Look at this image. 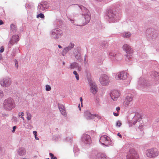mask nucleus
Returning a JSON list of instances; mask_svg holds the SVG:
<instances>
[{
	"mask_svg": "<svg viewBox=\"0 0 159 159\" xmlns=\"http://www.w3.org/2000/svg\"><path fill=\"white\" fill-rule=\"evenodd\" d=\"M21 159H27L26 158H22Z\"/></svg>",
	"mask_w": 159,
	"mask_h": 159,
	"instance_id": "52",
	"label": "nucleus"
},
{
	"mask_svg": "<svg viewBox=\"0 0 159 159\" xmlns=\"http://www.w3.org/2000/svg\"><path fill=\"white\" fill-rule=\"evenodd\" d=\"M58 47H59V48H62L61 46V45H58Z\"/></svg>",
	"mask_w": 159,
	"mask_h": 159,
	"instance_id": "49",
	"label": "nucleus"
},
{
	"mask_svg": "<svg viewBox=\"0 0 159 159\" xmlns=\"http://www.w3.org/2000/svg\"><path fill=\"white\" fill-rule=\"evenodd\" d=\"M37 131H34L33 132V134L35 136H37Z\"/></svg>",
	"mask_w": 159,
	"mask_h": 159,
	"instance_id": "41",
	"label": "nucleus"
},
{
	"mask_svg": "<svg viewBox=\"0 0 159 159\" xmlns=\"http://www.w3.org/2000/svg\"><path fill=\"white\" fill-rule=\"evenodd\" d=\"M90 91L93 94H96L98 91V88L97 86L94 83L92 82L90 83Z\"/></svg>",
	"mask_w": 159,
	"mask_h": 159,
	"instance_id": "11",
	"label": "nucleus"
},
{
	"mask_svg": "<svg viewBox=\"0 0 159 159\" xmlns=\"http://www.w3.org/2000/svg\"><path fill=\"white\" fill-rule=\"evenodd\" d=\"M113 114L114 115L116 116H118L119 115V114L118 113H115V112H114L113 113Z\"/></svg>",
	"mask_w": 159,
	"mask_h": 159,
	"instance_id": "42",
	"label": "nucleus"
},
{
	"mask_svg": "<svg viewBox=\"0 0 159 159\" xmlns=\"http://www.w3.org/2000/svg\"><path fill=\"white\" fill-rule=\"evenodd\" d=\"M115 15L113 13H111V12H108V16L109 18H112L114 17Z\"/></svg>",
	"mask_w": 159,
	"mask_h": 159,
	"instance_id": "26",
	"label": "nucleus"
},
{
	"mask_svg": "<svg viewBox=\"0 0 159 159\" xmlns=\"http://www.w3.org/2000/svg\"><path fill=\"white\" fill-rule=\"evenodd\" d=\"M49 155L51 157V159H57V158L55 157H54V155L52 153H49Z\"/></svg>",
	"mask_w": 159,
	"mask_h": 159,
	"instance_id": "31",
	"label": "nucleus"
},
{
	"mask_svg": "<svg viewBox=\"0 0 159 159\" xmlns=\"http://www.w3.org/2000/svg\"><path fill=\"white\" fill-rule=\"evenodd\" d=\"M116 110L117 111V112H119L120 110V108L119 107H117L116 108Z\"/></svg>",
	"mask_w": 159,
	"mask_h": 159,
	"instance_id": "40",
	"label": "nucleus"
},
{
	"mask_svg": "<svg viewBox=\"0 0 159 159\" xmlns=\"http://www.w3.org/2000/svg\"><path fill=\"white\" fill-rule=\"evenodd\" d=\"M127 159H139V155L134 149L130 150L126 156Z\"/></svg>",
	"mask_w": 159,
	"mask_h": 159,
	"instance_id": "4",
	"label": "nucleus"
},
{
	"mask_svg": "<svg viewBox=\"0 0 159 159\" xmlns=\"http://www.w3.org/2000/svg\"><path fill=\"white\" fill-rule=\"evenodd\" d=\"M78 107L79 108V110L80 111L81 110V107H80V104H79V105H78Z\"/></svg>",
	"mask_w": 159,
	"mask_h": 159,
	"instance_id": "46",
	"label": "nucleus"
},
{
	"mask_svg": "<svg viewBox=\"0 0 159 159\" xmlns=\"http://www.w3.org/2000/svg\"><path fill=\"white\" fill-rule=\"evenodd\" d=\"M4 51V48L2 46L1 47L0 52L2 53Z\"/></svg>",
	"mask_w": 159,
	"mask_h": 159,
	"instance_id": "35",
	"label": "nucleus"
},
{
	"mask_svg": "<svg viewBox=\"0 0 159 159\" xmlns=\"http://www.w3.org/2000/svg\"><path fill=\"white\" fill-rule=\"evenodd\" d=\"M52 34H56V38H59L62 34V32L60 29H54L52 33Z\"/></svg>",
	"mask_w": 159,
	"mask_h": 159,
	"instance_id": "14",
	"label": "nucleus"
},
{
	"mask_svg": "<svg viewBox=\"0 0 159 159\" xmlns=\"http://www.w3.org/2000/svg\"><path fill=\"white\" fill-rule=\"evenodd\" d=\"M26 114L27 115L26 118L28 120H30L31 119L32 117V115L28 111H27L26 112Z\"/></svg>",
	"mask_w": 159,
	"mask_h": 159,
	"instance_id": "23",
	"label": "nucleus"
},
{
	"mask_svg": "<svg viewBox=\"0 0 159 159\" xmlns=\"http://www.w3.org/2000/svg\"><path fill=\"white\" fill-rule=\"evenodd\" d=\"M100 141L101 144L105 146L108 145L110 144V139L106 135L102 136L100 138Z\"/></svg>",
	"mask_w": 159,
	"mask_h": 159,
	"instance_id": "5",
	"label": "nucleus"
},
{
	"mask_svg": "<svg viewBox=\"0 0 159 159\" xmlns=\"http://www.w3.org/2000/svg\"><path fill=\"white\" fill-rule=\"evenodd\" d=\"M97 159H106V156L101 153H98L96 155Z\"/></svg>",
	"mask_w": 159,
	"mask_h": 159,
	"instance_id": "19",
	"label": "nucleus"
},
{
	"mask_svg": "<svg viewBox=\"0 0 159 159\" xmlns=\"http://www.w3.org/2000/svg\"><path fill=\"white\" fill-rule=\"evenodd\" d=\"M18 115H19V116L21 118L23 119V120H24V118L23 117V116L24 115V112H19V113Z\"/></svg>",
	"mask_w": 159,
	"mask_h": 159,
	"instance_id": "27",
	"label": "nucleus"
},
{
	"mask_svg": "<svg viewBox=\"0 0 159 159\" xmlns=\"http://www.w3.org/2000/svg\"><path fill=\"white\" fill-rule=\"evenodd\" d=\"M75 57L78 60H80L81 59V56L80 53V52H78V54H77L75 56Z\"/></svg>",
	"mask_w": 159,
	"mask_h": 159,
	"instance_id": "24",
	"label": "nucleus"
},
{
	"mask_svg": "<svg viewBox=\"0 0 159 159\" xmlns=\"http://www.w3.org/2000/svg\"><path fill=\"white\" fill-rule=\"evenodd\" d=\"M3 107L7 110H11L15 107L14 102L11 98H9L4 100Z\"/></svg>",
	"mask_w": 159,
	"mask_h": 159,
	"instance_id": "2",
	"label": "nucleus"
},
{
	"mask_svg": "<svg viewBox=\"0 0 159 159\" xmlns=\"http://www.w3.org/2000/svg\"><path fill=\"white\" fill-rule=\"evenodd\" d=\"M78 66V64L76 63H74L70 65V68L72 69L76 68Z\"/></svg>",
	"mask_w": 159,
	"mask_h": 159,
	"instance_id": "22",
	"label": "nucleus"
},
{
	"mask_svg": "<svg viewBox=\"0 0 159 159\" xmlns=\"http://www.w3.org/2000/svg\"><path fill=\"white\" fill-rule=\"evenodd\" d=\"M0 84L3 86H8L11 84V81L10 78H6L0 81Z\"/></svg>",
	"mask_w": 159,
	"mask_h": 159,
	"instance_id": "8",
	"label": "nucleus"
},
{
	"mask_svg": "<svg viewBox=\"0 0 159 159\" xmlns=\"http://www.w3.org/2000/svg\"><path fill=\"white\" fill-rule=\"evenodd\" d=\"M123 48L128 54H129L132 52V50L130 47L127 44H124L123 46Z\"/></svg>",
	"mask_w": 159,
	"mask_h": 159,
	"instance_id": "16",
	"label": "nucleus"
},
{
	"mask_svg": "<svg viewBox=\"0 0 159 159\" xmlns=\"http://www.w3.org/2000/svg\"><path fill=\"white\" fill-rule=\"evenodd\" d=\"M127 77L126 74L123 71L117 73L115 76V78L116 80H124Z\"/></svg>",
	"mask_w": 159,
	"mask_h": 159,
	"instance_id": "9",
	"label": "nucleus"
},
{
	"mask_svg": "<svg viewBox=\"0 0 159 159\" xmlns=\"http://www.w3.org/2000/svg\"><path fill=\"white\" fill-rule=\"evenodd\" d=\"M80 101L81 102V106L82 107V106H83V105H82V101H83V100H82V98L81 97L80 98Z\"/></svg>",
	"mask_w": 159,
	"mask_h": 159,
	"instance_id": "38",
	"label": "nucleus"
},
{
	"mask_svg": "<svg viewBox=\"0 0 159 159\" xmlns=\"http://www.w3.org/2000/svg\"><path fill=\"white\" fill-rule=\"evenodd\" d=\"M3 96V93L2 91H0V98H2Z\"/></svg>",
	"mask_w": 159,
	"mask_h": 159,
	"instance_id": "36",
	"label": "nucleus"
},
{
	"mask_svg": "<svg viewBox=\"0 0 159 159\" xmlns=\"http://www.w3.org/2000/svg\"><path fill=\"white\" fill-rule=\"evenodd\" d=\"M35 139H36V140H39V138H38V137L36 136H35Z\"/></svg>",
	"mask_w": 159,
	"mask_h": 159,
	"instance_id": "47",
	"label": "nucleus"
},
{
	"mask_svg": "<svg viewBox=\"0 0 159 159\" xmlns=\"http://www.w3.org/2000/svg\"><path fill=\"white\" fill-rule=\"evenodd\" d=\"M120 95V93L117 90H113L110 93V96L111 98L114 101L116 100Z\"/></svg>",
	"mask_w": 159,
	"mask_h": 159,
	"instance_id": "10",
	"label": "nucleus"
},
{
	"mask_svg": "<svg viewBox=\"0 0 159 159\" xmlns=\"http://www.w3.org/2000/svg\"><path fill=\"white\" fill-rule=\"evenodd\" d=\"M155 74L156 75H158V76H159V75H158V73L156 72L155 73Z\"/></svg>",
	"mask_w": 159,
	"mask_h": 159,
	"instance_id": "48",
	"label": "nucleus"
},
{
	"mask_svg": "<svg viewBox=\"0 0 159 159\" xmlns=\"http://www.w3.org/2000/svg\"><path fill=\"white\" fill-rule=\"evenodd\" d=\"M95 117H97L98 118L100 119L101 118V117L100 115H98V114H95L94 115V118Z\"/></svg>",
	"mask_w": 159,
	"mask_h": 159,
	"instance_id": "34",
	"label": "nucleus"
},
{
	"mask_svg": "<svg viewBox=\"0 0 159 159\" xmlns=\"http://www.w3.org/2000/svg\"><path fill=\"white\" fill-rule=\"evenodd\" d=\"M75 75V77L76 78V79L77 80H79V75L78 74L77 75Z\"/></svg>",
	"mask_w": 159,
	"mask_h": 159,
	"instance_id": "39",
	"label": "nucleus"
},
{
	"mask_svg": "<svg viewBox=\"0 0 159 159\" xmlns=\"http://www.w3.org/2000/svg\"><path fill=\"white\" fill-rule=\"evenodd\" d=\"M121 125V123L120 121L119 120L116 122V125L118 127H120Z\"/></svg>",
	"mask_w": 159,
	"mask_h": 159,
	"instance_id": "29",
	"label": "nucleus"
},
{
	"mask_svg": "<svg viewBox=\"0 0 159 159\" xmlns=\"http://www.w3.org/2000/svg\"><path fill=\"white\" fill-rule=\"evenodd\" d=\"M16 128V126H14V127H13V130H12V132H14L15 131V129Z\"/></svg>",
	"mask_w": 159,
	"mask_h": 159,
	"instance_id": "37",
	"label": "nucleus"
},
{
	"mask_svg": "<svg viewBox=\"0 0 159 159\" xmlns=\"http://www.w3.org/2000/svg\"><path fill=\"white\" fill-rule=\"evenodd\" d=\"M131 58V56L130 55H129V56L128 55H126L125 57V59L126 60H127L128 59H130Z\"/></svg>",
	"mask_w": 159,
	"mask_h": 159,
	"instance_id": "33",
	"label": "nucleus"
},
{
	"mask_svg": "<svg viewBox=\"0 0 159 159\" xmlns=\"http://www.w3.org/2000/svg\"><path fill=\"white\" fill-rule=\"evenodd\" d=\"M136 116H134V118H135H135H136Z\"/></svg>",
	"mask_w": 159,
	"mask_h": 159,
	"instance_id": "54",
	"label": "nucleus"
},
{
	"mask_svg": "<svg viewBox=\"0 0 159 159\" xmlns=\"http://www.w3.org/2000/svg\"><path fill=\"white\" fill-rule=\"evenodd\" d=\"M19 40V36L18 35H13L11 39L9 42V45H12L14 43H16Z\"/></svg>",
	"mask_w": 159,
	"mask_h": 159,
	"instance_id": "13",
	"label": "nucleus"
},
{
	"mask_svg": "<svg viewBox=\"0 0 159 159\" xmlns=\"http://www.w3.org/2000/svg\"><path fill=\"white\" fill-rule=\"evenodd\" d=\"M131 34L129 32H126L125 33V34L124 35L123 37L126 38H129L131 36Z\"/></svg>",
	"mask_w": 159,
	"mask_h": 159,
	"instance_id": "25",
	"label": "nucleus"
},
{
	"mask_svg": "<svg viewBox=\"0 0 159 159\" xmlns=\"http://www.w3.org/2000/svg\"><path fill=\"white\" fill-rule=\"evenodd\" d=\"M63 64L64 65H65V63H64V62H63Z\"/></svg>",
	"mask_w": 159,
	"mask_h": 159,
	"instance_id": "53",
	"label": "nucleus"
},
{
	"mask_svg": "<svg viewBox=\"0 0 159 159\" xmlns=\"http://www.w3.org/2000/svg\"><path fill=\"white\" fill-rule=\"evenodd\" d=\"M117 135L119 136L120 138H122V136L119 133H118L117 134Z\"/></svg>",
	"mask_w": 159,
	"mask_h": 159,
	"instance_id": "43",
	"label": "nucleus"
},
{
	"mask_svg": "<svg viewBox=\"0 0 159 159\" xmlns=\"http://www.w3.org/2000/svg\"><path fill=\"white\" fill-rule=\"evenodd\" d=\"M3 24V22L2 20H0V25H2Z\"/></svg>",
	"mask_w": 159,
	"mask_h": 159,
	"instance_id": "44",
	"label": "nucleus"
},
{
	"mask_svg": "<svg viewBox=\"0 0 159 159\" xmlns=\"http://www.w3.org/2000/svg\"><path fill=\"white\" fill-rule=\"evenodd\" d=\"M82 141L85 143L89 144L91 141L90 136L88 135L84 134L82 137Z\"/></svg>",
	"mask_w": 159,
	"mask_h": 159,
	"instance_id": "12",
	"label": "nucleus"
},
{
	"mask_svg": "<svg viewBox=\"0 0 159 159\" xmlns=\"http://www.w3.org/2000/svg\"><path fill=\"white\" fill-rule=\"evenodd\" d=\"M17 61H16V63H15V66H17Z\"/></svg>",
	"mask_w": 159,
	"mask_h": 159,
	"instance_id": "50",
	"label": "nucleus"
},
{
	"mask_svg": "<svg viewBox=\"0 0 159 159\" xmlns=\"http://www.w3.org/2000/svg\"><path fill=\"white\" fill-rule=\"evenodd\" d=\"M80 8L82 10V15L84 16L85 20L83 21V23L82 25H79L75 23L74 24L75 25L82 26L86 24L89 22L90 19V16L89 11L86 8L82 6L80 7Z\"/></svg>",
	"mask_w": 159,
	"mask_h": 159,
	"instance_id": "1",
	"label": "nucleus"
},
{
	"mask_svg": "<svg viewBox=\"0 0 159 159\" xmlns=\"http://www.w3.org/2000/svg\"><path fill=\"white\" fill-rule=\"evenodd\" d=\"M2 58V55L1 54H0V59H1Z\"/></svg>",
	"mask_w": 159,
	"mask_h": 159,
	"instance_id": "51",
	"label": "nucleus"
},
{
	"mask_svg": "<svg viewBox=\"0 0 159 159\" xmlns=\"http://www.w3.org/2000/svg\"><path fill=\"white\" fill-rule=\"evenodd\" d=\"M37 17H40L41 18H43L44 17V16L43 14L40 13L37 15Z\"/></svg>",
	"mask_w": 159,
	"mask_h": 159,
	"instance_id": "28",
	"label": "nucleus"
},
{
	"mask_svg": "<svg viewBox=\"0 0 159 159\" xmlns=\"http://www.w3.org/2000/svg\"><path fill=\"white\" fill-rule=\"evenodd\" d=\"M26 151L24 149H22L19 152V154L20 156H23L25 154Z\"/></svg>",
	"mask_w": 159,
	"mask_h": 159,
	"instance_id": "21",
	"label": "nucleus"
},
{
	"mask_svg": "<svg viewBox=\"0 0 159 159\" xmlns=\"http://www.w3.org/2000/svg\"><path fill=\"white\" fill-rule=\"evenodd\" d=\"M73 74L75 75H78V74L77 73V72H76V71H74V72H73Z\"/></svg>",
	"mask_w": 159,
	"mask_h": 159,
	"instance_id": "45",
	"label": "nucleus"
},
{
	"mask_svg": "<svg viewBox=\"0 0 159 159\" xmlns=\"http://www.w3.org/2000/svg\"><path fill=\"white\" fill-rule=\"evenodd\" d=\"M11 28L12 30H16V27L15 25L13 24H11Z\"/></svg>",
	"mask_w": 159,
	"mask_h": 159,
	"instance_id": "30",
	"label": "nucleus"
},
{
	"mask_svg": "<svg viewBox=\"0 0 159 159\" xmlns=\"http://www.w3.org/2000/svg\"><path fill=\"white\" fill-rule=\"evenodd\" d=\"M59 108L61 113L62 115H66V110H65L64 107L62 104L58 105Z\"/></svg>",
	"mask_w": 159,
	"mask_h": 159,
	"instance_id": "18",
	"label": "nucleus"
},
{
	"mask_svg": "<svg viewBox=\"0 0 159 159\" xmlns=\"http://www.w3.org/2000/svg\"><path fill=\"white\" fill-rule=\"evenodd\" d=\"M133 97L131 96H127L124 102V104L125 106L129 105L130 102L132 101Z\"/></svg>",
	"mask_w": 159,
	"mask_h": 159,
	"instance_id": "15",
	"label": "nucleus"
},
{
	"mask_svg": "<svg viewBox=\"0 0 159 159\" xmlns=\"http://www.w3.org/2000/svg\"><path fill=\"white\" fill-rule=\"evenodd\" d=\"M159 154V151L156 148L148 149L146 151L147 156L149 157H154L157 156Z\"/></svg>",
	"mask_w": 159,
	"mask_h": 159,
	"instance_id": "3",
	"label": "nucleus"
},
{
	"mask_svg": "<svg viewBox=\"0 0 159 159\" xmlns=\"http://www.w3.org/2000/svg\"><path fill=\"white\" fill-rule=\"evenodd\" d=\"M48 7L47 2H42L38 5L37 9L39 12H42Z\"/></svg>",
	"mask_w": 159,
	"mask_h": 159,
	"instance_id": "7",
	"label": "nucleus"
},
{
	"mask_svg": "<svg viewBox=\"0 0 159 159\" xmlns=\"http://www.w3.org/2000/svg\"><path fill=\"white\" fill-rule=\"evenodd\" d=\"M74 45L73 43H70L69 45L66 48H65L64 49L63 51L67 52L69 50L71 49V48H73Z\"/></svg>",
	"mask_w": 159,
	"mask_h": 159,
	"instance_id": "20",
	"label": "nucleus"
},
{
	"mask_svg": "<svg viewBox=\"0 0 159 159\" xmlns=\"http://www.w3.org/2000/svg\"><path fill=\"white\" fill-rule=\"evenodd\" d=\"M51 89L50 86L49 85H46V89L47 91H49Z\"/></svg>",
	"mask_w": 159,
	"mask_h": 159,
	"instance_id": "32",
	"label": "nucleus"
},
{
	"mask_svg": "<svg viewBox=\"0 0 159 159\" xmlns=\"http://www.w3.org/2000/svg\"><path fill=\"white\" fill-rule=\"evenodd\" d=\"M84 116L88 120H90L94 118V115L92 114L88 111H86L84 112Z\"/></svg>",
	"mask_w": 159,
	"mask_h": 159,
	"instance_id": "17",
	"label": "nucleus"
},
{
	"mask_svg": "<svg viewBox=\"0 0 159 159\" xmlns=\"http://www.w3.org/2000/svg\"><path fill=\"white\" fill-rule=\"evenodd\" d=\"M100 81L103 85H106L109 82V79L108 76L106 75H102L100 78Z\"/></svg>",
	"mask_w": 159,
	"mask_h": 159,
	"instance_id": "6",
	"label": "nucleus"
}]
</instances>
